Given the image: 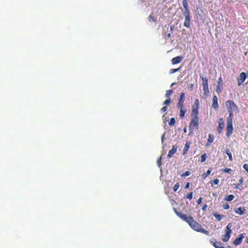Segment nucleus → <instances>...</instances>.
<instances>
[{"label":"nucleus","instance_id":"42","mask_svg":"<svg viewBox=\"0 0 248 248\" xmlns=\"http://www.w3.org/2000/svg\"><path fill=\"white\" fill-rule=\"evenodd\" d=\"M167 109V106H164V107H163V108H161V111L162 112H165L166 111Z\"/></svg>","mask_w":248,"mask_h":248},{"label":"nucleus","instance_id":"21","mask_svg":"<svg viewBox=\"0 0 248 248\" xmlns=\"http://www.w3.org/2000/svg\"><path fill=\"white\" fill-rule=\"evenodd\" d=\"M178 109H180V117L181 118H183L186 111V110L185 108L183 107H177Z\"/></svg>","mask_w":248,"mask_h":248},{"label":"nucleus","instance_id":"19","mask_svg":"<svg viewBox=\"0 0 248 248\" xmlns=\"http://www.w3.org/2000/svg\"><path fill=\"white\" fill-rule=\"evenodd\" d=\"M169 31V28H167L166 29L164 28L163 30L162 34L163 35L164 38L166 39L169 38L171 36V33L169 32L168 33V31Z\"/></svg>","mask_w":248,"mask_h":248},{"label":"nucleus","instance_id":"20","mask_svg":"<svg viewBox=\"0 0 248 248\" xmlns=\"http://www.w3.org/2000/svg\"><path fill=\"white\" fill-rule=\"evenodd\" d=\"M183 6L185 8V11L183 13H189L190 12L188 8V3L187 0H183L182 1Z\"/></svg>","mask_w":248,"mask_h":248},{"label":"nucleus","instance_id":"5","mask_svg":"<svg viewBox=\"0 0 248 248\" xmlns=\"http://www.w3.org/2000/svg\"><path fill=\"white\" fill-rule=\"evenodd\" d=\"M199 105L200 102L199 99H196L194 101V104L192 107V112L191 116L198 115Z\"/></svg>","mask_w":248,"mask_h":248},{"label":"nucleus","instance_id":"11","mask_svg":"<svg viewBox=\"0 0 248 248\" xmlns=\"http://www.w3.org/2000/svg\"><path fill=\"white\" fill-rule=\"evenodd\" d=\"M223 80L221 77H219L218 79L217 84L216 87V91L218 93L222 91Z\"/></svg>","mask_w":248,"mask_h":248},{"label":"nucleus","instance_id":"49","mask_svg":"<svg viewBox=\"0 0 248 248\" xmlns=\"http://www.w3.org/2000/svg\"><path fill=\"white\" fill-rule=\"evenodd\" d=\"M174 84H175V83H172L171 84V86H174Z\"/></svg>","mask_w":248,"mask_h":248},{"label":"nucleus","instance_id":"8","mask_svg":"<svg viewBox=\"0 0 248 248\" xmlns=\"http://www.w3.org/2000/svg\"><path fill=\"white\" fill-rule=\"evenodd\" d=\"M247 77H248V73L242 72L240 73L239 77L237 78L238 85L239 86L242 84L245 81Z\"/></svg>","mask_w":248,"mask_h":248},{"label":"nucleus","instance_id":"34","mask_svg":"<svg viewBox=\"0 0 248 248\" xmlns=\"http://www.w3.org/2000/svg\"><path fill=\"white\" fill-rule=\"evenodd\" d=\"M175 124V119L174 118H172L170 119V122H169V124L170 125H173Z\"/></svg>","mask_w":248,"mask_h":248},{"label":"nucleus","instance_id":"35","mask_svg":"<svg viewBox=\"0 0 248 248\" xmlns=\"http://www.w3.org/2000/svg\"><path fill=\"white\" fill-rule=\"evenodd\" d=\"M180 187V184L178 182L175 184L173 187V191L176 192Z\"/></svg>","mask_w":248,"mask_h":248},{"label":"nucleus","instance_id":"15","mask_svg":"<svg viewBox=\"0 0 248 248\" xmlns=\"http://www.w3.org/2000/svg\"><path fill=\"white\" fill-rule=\"evenodd\" d=\"M178 147L176 145H173L172 146V148L171 150H170L169 152L168 155V158H171L173 155H174L177 151Z\"/></svg>","mask_w":248,"mask_h":248},{"label":"nucleus","instance_id":"12","mask_svg":"<svg viewBox=\"0 0 248 248\" xmlns=\"http://www.w3.org/2000/svg\"><path fill=\"white\" fill-rule=\"evenodd\" d=\"M245 237V234H240L233 242V244L236 246L240 245L243 239Z\"/></svg>","mask_w":248,"mask_h":248},{"label":"nucleus","instance_id":"43","mask_svg":"<svg viewBox=\"0 0 248 248\" xmlns=\"http://www.w3.org/2000/svg\"><path fill=\"white\" fill-rule=\"evenodd\" d=\"M243 168L247 171L248 172V164H245L243 165Z\"/></svg>","mask_w":248,"mask_h":248},{"label":"nucleus","instance_id":"36","mask_svg":"<svg viewBox=\"0 0 248 248\" xmlns=\"http://www.w3.org/2000/svg\"><path fill=\"white\" fill-rule=\"evenodd\" d=\"M170 102L171 99L168 98V99L164 102L163 105H166V106H167V105H169L170 103Z\"/></svg>","mask_w":248,"mask_h":248},{"label":"nucleus","instance_id":"2","mask_svg":"<svg viewBox=\"0 0 248 248\" xmlns=\"http://www.w3.org/2000/svg\"><path fill=\"white\" fill-rule=\"evenodd\" d=\"M189 123V129L191 133H192L195 130H197L199 126V118L198 115H193Z\"/></svg>","mask_w":248,"mask_h":248},{"label":"nucleus","instance_id":"48","mask_svg":"<svg viewBox=\"0 0 248 248\" xmlns=\"http://www.w3.org/2000/svg\"><path fill=\"white\" fill-rule=\"evenodd\" d=\"M193 84H190L189 88L191 89V90H193Z\"/></svg>","mask_w":248,"mask_h":248},{"label":"nucleus","instance_id":"47","mask_svg":"<svg viewBox=\"0 0 248 248\" xmlns=\"http://www.w3.org/2000/svg\"><path fill=\"white\" fill-rule=\"evenodd\" d=\"M243 180H243V177H241V178H240V179L239 180V184H241L243 183Z\"/></svg>","mask_w":248,"mask_h":248},{"label":"nucleus","instance_id":"37","mask_svg":"<svg viewBox=\"0 0 248 248\" xmlns=\"http://www.w3.org/2000/svg\"><path fill=\"white\" fill-rule=\"evenodd\" d=\"M190 172L189 171H186L185 172L183 173L181 175L182 177H185L186 176H188L190 175Z\"/></svg>","mask_w":248,"mask_h":248},{"label":"nucleus","instance_id":"6","mask_svg":"<svg viewBox=\"0 0 248 248\" xmlns=\"http://www.w3.org/2000/svg\"><path fill=\"white\" fill-rule=\"evenodd\" d=\"M202 78V80L203 94L205 95H208L209 93L208 84V79L206 78Z\"/></svg>","mask_w":248,"mask_h":248},{"label":"nucleus","instance_id":"17","mask_svg":"<svg viewBox=\"0 0 248 248\" xmlns=\"http://www.w3.org/2000/svg\"><path fill=\"white\" fill-rule=\"evenodd\" d=\"M245 208L244 207H240L238 208H234V211L236 214H237L239 215H242L245 214Z\"/></svg>","mask_w":248,"mask_h":248},{"label":"nucleus","instance_id":"29","mask_svg":"<svg viewBox=\"0 0 248 248\" xmlns=\"http://www.w3.org/2000/svg\"><path fill=\"white\" fill-rule=\"evenodd\" d=\"M212 169L210 168L206 172H204L202 174V177L203 178H205L207 177L211 172Z\"/></svg>","mask_w":248,"mask_h":248},{"label":"nucleus","instance_id":"22","mask_svg":"<svg viewBox=\"0 0 248 248\" xmlns=\"http://www.w3.org/2000/svg\"><path fill=\"white\" fill-rule=\"evenodd\" d=\"M214 136L211 134H209L208 135V139L207 140V142L206 143V146H208L209 145H210L211 143H212L214 141Z\"/></svg>","mask_w":248,"mask_h":248},{"label":"nucleus","instance_id":"41","mask_svg":"<svg viewBox=\"0 0 248 248\" xmlns=\"http://www.w3.org/2000/svg\"><path fill=\"white\" fill-rule=\"evenodd\" d=\"M158 166L160 167L161 165V157H160L157 160Z\"/></svg>","mask_w":248,"mask_h":248},{"label":"nucleus","instance_id":"28","mask_svg":"<svg viewBox=\"0 0 248 248\" xmlns=\"http://www.w3.org/2000/svg\"><path fill=\"white\" fill-rule=\"evenodd\" d=\"M172 93H173L172 90H167L166 92V93L165 94V96L168 98H170V96L172 95Z\"/></svg>","mask_w":248,"mask_h":248},{"label":"nucleus","instance_id":"16","mask_svg":"<svg viewBox=\"0 0 248 248\" xmlns=\"http://www.w3.org/2000/svg\"><path fill=\"white\" fill-rule=\"evenodd\" d=\"M233 130L232 124H227L226 136L229 137L232 133Z\"/></svg>","mask_w":248,"mask_h":248},{"label":"nucleus","instance_id":"50","mask_svg":"<svg viewBox=\"0 0 248 248\" xmlns=\"http://www.w3.org/2000/svg\"><path fill=\"white\" fill-rule=\"evenodd\" d=\"M184 131L186 132V128H184Z\"/></svg>","mask_w":248,"mask_h":248},{"label":"nucleus","instance_id":"31","mask_svg":"<svg viewBox=\"0 0 248 248\" xmlns=\"http://www.w3.org/2000/svg\"><path fill=\"white\" fill-rule=\"evenodd\" d=\"M193 198V192H191L188 193L186 197L185 198L191 200Z\"/></svg>","mask_w":248,"mask_h":248},{"label":"nucleus","instance_id":"38","mask_svg":"<svg viewBox=\"0 0 248 248\" xmlns=\"http://www.w3.org/2000/svg\"><path fill=\"white\" fill-rule=\"evenodd\" d=\"M232 170L231 169L226 168L224 169L223 171L225 172L230 173Z\"/></svg>","mask_w":248,"mask_h":248},{"label":"nucleus","instance_id":"23","mask_svg":"<svg viewBox=\"0 0 248 248\" xmlns=\"http://www.w3.org/2000/svg\"><path fill=\"white\" fill-rule=\"evenodd\" d=\"M233 113H229V115L227 119V124H232Z\"/></svg>","mask_w":248,"mask_h":248},{"label":"nucleus","instance_id":"3","mask_svg":"<svg viewBox=\"0 0 248 248\" xmlns=\"http://www.w3.org/2000/svg\"><path fill=\"white\" fill-rule=\"evenodd\" d=\"M232 227V224L231 223H229L225 228V234L222 236V241L223 242H227L229 241L231 234L232 233V230L231 229Z\"/></svg>","mask_w":248,"mask_h":248},{"label":"nucleus","instance_id":"30","mask_svg":"<svg viewBox=\"0 0 248 248\" xmlns=\"http://www.w3.org/2000/svg\"><path fill=\"white\" fill-rule=\"evenodd\" d=\"M206 158H207V155H206V154H204L203 155H202L201 157V160H200V162H204L206 159Z\"/></svg>","mask_w":248,"mask_h":248},{"label":"nucleus","instance_id":"32","mask_svg":"<svg viewBox=\"0 0 248 248\" xmlns=\"http://www.w3.org/2000/svg\"><path fill=\"white\" fill-rule=\"evenodd\" d=\"M181 67H180L178 68H176V69H171L170 70V74H173L178 71H179L180 69H181Z\"/></svg>","mask_w":248,"mask_h":248},{"label":"nucleus","instance_id":"26","mask_svg":"<svg viewBox=\"0 0 248 248\" xmlns=\"http://www.w3.org/2000/svg\"><path fill=\"white\" fill-rule=\"evenodd\" d=\"M234 199V196L233 195H229L227 196L225 198L224 200L228 202L232 201Z\"/></svg>","mask_w":248,"mask_h":248},{"label":"nucleus","instance_id":"45","mask_svg":"<svg viewBox=\"0 0 248 248\" xmlns=\"http://www.w3.org/2000/svg\"><path fill=\"white\" fill-rule=\"evenodd\" d=\"M189 186H190V183L188 182L185 185V187L186 189H187V188H188L189 187Z\"/></svg>","mask_w":248,"mask_h":248},{"label":"nucleus","instance_id":"10","mask_svg":"<svg viewBox=\"0 0 248 248\" xmlns=\"http://www.w3.org/2000/svg\"><path fill=\"white\" fill-rule=\"evenodd\" d=\"M185 101V94L184 93H181L178 102L177 104V107H182L184 106V103Z\"/></svg>","mask_w":248,"mask_h":248},{"label":"nucleus","instance_id":"4","mask_svg":"<svg viewBox=\"0 0 248 248\" xmlns=\"http://www.w3.org/2000/svg\"><path fill=\"white\" fill-rule=\"evenodd\" d=\"M225 104L229 113H233V111L238 110L237 105L233 101L228 100L226 102Z\"/></svg>","mask_w":248,"mask_h":248},{"label":"nucleus","instance_id":"27","mask_svg":"<svg viewBox=\"0 0 248 248\" xmlns=\"http://www.w3.org/2000/svg\"><path fill=\"white\" fill-rule=\"evenodd\" d=\"M229 156V160L230 161H232V153L230 152V150L229 149H226L224 152Z\"/></svg>","mask_w":248,"mask_h":248},{"label":"nucleus","instance_id":"9","mask_svg":"<svg viewBox=\"0 0 248 248\" xmlns=\"http://www.w3.org/2000/svg\"><path fill=\"white\" fill-rule=\"evenodd\" d=\"M218 125L217 128V132L219 134H221L223 131L224 127V121L223 118H219L218 121Z\"/></svg>","mask_w":248,"mask_h":248},{"label":"nucleus","instance_id":"44","mask_svg":"<svg viewBox=\"0 0 248 248\" xmlns=\"http://www.w3.org/2000/svg\"><path fill=\"white\" fill-rule=\"evenodd\" d=\"M202 197L199 198L197 202L198 204H201L202 203Z\"/></svg>","mask_w":248,"mask_h":248},{"label":"nucleus","instance_id":"24","mask_svg":"<svg viewBox=\"0 0 248 248\" xmlns=\"http://www.w3.org/2000/svg\"><path fill=\"white\" fill-rule=\"evenodd\" d=\"M189 148H190V144H189V143L187 142L185 144L184 148L183 150V155H186L187 153V152L188 151Z\"/></svg>","mask_w":248,"mask_h":248},{"label":"nucleus","instance_id":"39","mask_svg":"<svg viewBox=\"0 0 248 248\" xmlns=\"http://www.w3.org/2000/svg\"><path fill=\"white\" fill-rule=\"evenodd\" d=\"M148 18L150 21L155 22L156 21L154 16H152V15H150Z\"/></svg>","mask_w":248,"mask_h":248},{"label":"nucleus","instance_id":"1","mask_svg":"<svg viewBox=\"0 0 248 248\" xmlns=\"http://www.w3.org/2000/svg\"><path fill=\"white\" fill-rule=\"evenodd\" d=\"M174 211L175 214L181 219L187 222L193 230L205 234L209 235V232L202 229V225L198 222L195 221L191 216H187L183 213L178 211L175 208H174Z\"/></svg>","mask_w":248,"mask_h":248},{"label":"nucleus","instance_id":"46","mask_svg":"<svg viewBox=\"0 0 248 248\" xmlns=\"http://www.w3.org/2000/svg\"><path fill=\"white\" fill-rule=\"evenodd\" d=\"M207 205L206 204H204L202 208V209L203 210V211H206V209H207Z\"/></svg>","mask_w":248,"mask_h":248},{"label":"nucleus","instance_id":"13","mask_svg":"<svg viewBox=\"0 0 248 248\" xmlns=\"http://www.w3.org/2000/svg\"><path fill=\"white\" fill-rule=\"evenodd\" d=\"M210 243L216 248H223V244L220 242H217L215 239L212 238L210 240Z\"/></svg>","mask_w":248,"mask_h":248},{"label":"nucleus","instance_id":"40","mask_svg":"<svg viewBox=\"0 0 248 248\" xmlns=\"http://www.w3.org/2000/svg\"><path fill=\"white\" fill-rule=\"evenodd\" d=\"M222 207L224 209H228L230 208V205L228 203L223 204Z\"/></svg>","mask_w":248,"mask_h":248},{"label":"nucleus","instance_id":"33","mask_svg":"<svg viewBox=\"0 0 248 248\" xmlns=\"http://www.w3.org/2000/svg\"><path fill=\"white\" fill-rule=\"evenodd\" d=\"M219 182V181L218 179H215L211 182V184L213 186V185H218Z\"/></svg>","mask_w":248,"mask_h":248},{"label":"nucleus","instance_id":"14","mask_svg":"<svg viewBox=\"0 0 248 248\" xmlns=\"http://www.w3.org/2000/svg\"><path fill=\"white\" fill-rule=\"evenodd\" d=\"M218 99L216 95H214L213 97V101H212V107L216 110H217L218 108Z\"/></svg>","mask_w":248,"mask_h":248},{"label":"nucleus","instance_id":"7","mask_svg":"<svg viewBox=\"0 0 248 248\" xmlns=\"http://www.w3.org/2000/svg\"><path fill=\"white\" fill-rule=\"evenodd\" d=\"M183 15L185 16V21L184 26L186 28H190V12L189 13H183Z\"/></svg>","mask_w":248,"mask_h":248},{"label":"nucleus","instance_id":"25","mask_svg":"<svg viewBox=\"0 0 248 248\" xmlns=\"http://www.w3.org/2000/svg\"><path fill=\"white\" fill-rule=\"evenodd\" d=\"M213 215L218 221H220L224 217V216L218 214L216 213H213Z\"/></svg>","mask_w":248,"mask_h":248},{"label":"nucleus","instance_id":"18","mask_svg":"<svg viewBox=\"0 0 248 248\" xmlns=\"http://www.w3.org/2000/svg\"><path fill=\"white\" fill-rule=\"evenodd\" d=\"M183 57L181 56H177L176 57L173 58L171 60V63L172 64H176L180 63L183 60Z\"/></svg>","mask_w":248,"mask_h":248}]
</instances>
